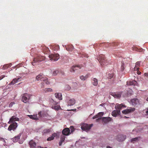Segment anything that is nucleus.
<instances>
[{"label": "nucleus", "instance_id": "11", "mask_svg": "<svg viewBox=\"0 0 148 148\" xmlns=\"http://www.w3.org/2000/svg\"><path fill=\"white\" fill-rule=\"evenodd\" d=\"M131 101L132 105L134 106L140 103L139 100L137 99H132Z\"/></svg>", "mask_w": 148, "mask_h": 148}, {"label": "nucleus", "instance_id": "35", "mask_svg": "<svg viewBox=\"0 0 148 148\" xmlns=\"http://www.w3.org/2000/svg\"><path fill=\"white\" fill-rule=\"evenodd\" d=\"M50 132V130L49 129H45L43 130V132L44 133H49Z\"/></svg>", "mask_w": 148, "mask_h": 148}, {"label": "nucleus", "instance_id": "8", "mask_svg": "<svg viewBox=\"0 0 148 148\" xmlns=\"http://www.w3.org/2000/svg\"><path fill=\"white\" fill-rule=\"evenodd\" d=\"M120 113V110H113L111 114L113 116L116 117L119 115Z\"/></svg>", "mask_w": 148, "mask_h": 148}, {"label": "nucleus", "instance_id": "24", "mask_svg": "<svg viewBox=\"0 0 148 148\" xmlns=\"http://www.w3.org/2000/svg\"><path fill=\"white\" fill-rule=\"evenodd\" d=\"M92 83L94 86H96L98 84V80L96 78H94Z\"/></svg>", "mask_w": 148, "mask_h": 148}, {"label": "nucleus", "instance_id": "42", "mask_svg": "<svg viewBox=\"0 0 148 148\" xmlns=\"http://www.w3.org/2000/svg\"><path fill=\"white\" fill-rule=\"evenodd\" d=\"M98 116H97V114L95 115V116H94L93 118H92V119H95L96 118H98Z\"/></svg>", "mask_w": 148, "mask_h": 148}, {"label": "nucleus", "instance_id": "54", "mask_svg": "<svg viewBox=\"0 0 148 148\" xmlns=\"http://www.w3.org/2000/svg\"><path fill=\"white\" fill-rule=\"evenodd\" d=\"M3 78V77H0V80H1Z\"/></svg>", "mask_w": 148, "mask_h": 148}, {"label": "nucleus", "instance_id": "33", "mask_svg": "<svg viewBox=\"0 0 148 148\" xmlns=\"http://www.w3.org/2000/svg\"><path fill=\"white\" fill-rule=\"evenodd\" d=\"M42 61V60H40L39 58H38L37 57L36 58H34V62H36L38 61L40 62Z\"/></svg>", "mask_w": 148, "mask_h": 148}, {"label": "nucleus", "instance_id": "28", "mask_svg": "<svg viewBox=\"0 0 148 148\" xmlns=\"http://www.w3.org/2000/svg\"><path fill=\"white\" fill-rule=\"evenodd\" d=\"M20 137V135H18L17 136H15L14 138H13V140L14 142H16L17 140L19 139Z\"/></svg>", "mask_w": 148, "mask_h": 148}, {"label": "nucleus", "instance_id": "25", "mask_svg": "<svg viewBox=\"0 0 148 148\" xmlns=\"http://www.w3.org/2000/svg\"><path fill=\"white\" fill-rule=\"evenodd\" d=\"M140 137H137L132 138L131 140V142L132 143H134V142H136L138 140Z\"/></svg>", "mask_w": 148, "mask_h": 148}, {"label": "nucleus", "instance_id": "57", "mask_svg": "<svg viewBox=\"0 0 148 148\" xmlns=\"http://www.w3.org/2000/svg\"><path fill=\"white\" fill-rule=\"evenodd\" d=\"M124 117H125V118H127V117H126V116H124Z\"/></svg>", "mask_w": 148, "mask_h": 148}, {"label": "nucleus", "instance_id": "55", "mask_svg": "<svg viewBox=\"0 0 148 148\" xmlns=\"http://www.w3.org/2000/svg\"><path fill=\"white\" fill-rule=\"evenodd\" d=\"M146 101H148V98H147L146 99Z\"/></svg>", "mask_w": 148, "mask_h": 148}, {"label": "nucleus", "instance_id": "5", "mask_svg": "<svg viewBox=\"0 0 148 148\" xmlns=\"http://www.w3.org/2000/svg\"><path fill=\"white\" fill-rule=\"evenodd\" d=\"M30 95L27 94L25 93L22 95V101L24 103H26L30 99Z\"/></svg>", "mask_w": 148, "mask_h": 148}, {"label": "nucleus", "instance_id": "1", "mask_svg": "<svg viewBox=\"0 0 148 148\" xmlns=\"http://www.w3.org/2000/svg\"><path fill=\"white\" fill-rule=\"evenodd\" d=\"M19 119L18 118L16 117L15 116H12L10 119V121L8 122V123L10 124L12 123L8 127V130L11 131L12 130L15 129L17 127V123L14 122L15 121H19Z\"/></svg>", "mask_w": 148, "mask_h": 148}, {"label": "nucleus", "instance_id": "27", "mask_svg": "<svg viewBox=\"0 0 148 148\" xmlns=\"http://www.w3.org/2000/svg\"><path fill=\"white\" fill-rule=\"evenodd\" d=\"M56 136V134L55 133H54L52 134V136L51 137H50L48 138L47 140L48 141L51 140H53L54 139V137Z\"/></svg>", "mask_w": 148, "mask_h": 148}, {"label": "nucleus", "instance_id": "43", "mask_svg": "<svg viewBox=\"0 0 148 148\" xmlns=\"http://www.w3.org/2000/svg\"><path fill=\"white\" fill-rule=\"evenodd\" d=\"M60 109H61V108L60 106L58 107H57V106H56V110H58Z\"/></svg>", "mask_w": 148, "mask_h": 148}, {"label": "nucleus", "instance_id": "18", "mask_svg": "<svg viewBox=\"0 0 148 148\" xmlns=\"http://www.w3.org/2000/svg\"><path fill=\"white\" fill-rule=\"evenodd\" d=\"M29 144L30 147H35L36 145V143L33 140H31L29 142Z\"/></svg>", "mask_w": 148, "mask_h": 148}, {"label": "nucleus", "instance_id": "30", "mask_svg": "<svg viewBox=\"0 0 148 148\" xmlns=\"http://www.w3.org/2000/svg\"><path fill=\"white\" fill-rule=\"evenodd\" d=\"M103 114L104 113L103 112H100L98 113V114H97V115L98 118H101V119H102V118H101V117L102 116H103Z\"/></svg>", "mask_w": 148, "mask_h": 148}, {"label": "nucleus", "instance_id": "53", "mask_svg": "<svg viewBox=\"0 0 148 148\" xmlns=\"http://www.w3.org/2000/svg\"><path fill=\"white\" fill-rule=\"evenodd\" d=\"M138 74L140 75L141 73L140 72H138Z\"/></svg>", "mask_w": 148, "mask_h": 148}, {"label": "nucleus", "instance_id": "19", "mask_svg": "<svg viewBox=\"0 0 148 148\" xmlns=\"http://www.w3.org/2000/svg\"><path fill=\"white\" fill-rule=\"evenodd\" d=\"M28 116L29 117V118L31 119L34 120H38V118L37 116V115H28Z\"/></svg>", "mask_w": 148, "mask_h": 148}, {"label": "nucleus", "instance_id": "59", "mask_svg": "<svg viewBox=\"0 0 148 148\" xmlns=\"http://www.w3.org/2000/svg\"><path fill=\"white\" fill-rule=\"evenodd\" d=\"M147 118H148V117H147Z\"/></svg>", "mask_w": 148, "mask_h": 148}, {"label": "nucleus", "instance_id": "13", "mask_svg": "<svg viewBox=\"0 0 148 148\" xmlns=\"http://www.w3.org/2000/svg\"><path fill=\"white\" fill-rule=\"evenodd\" d=\"M47 114L44 111H40L38 113L39 116L41 117L46 116L47 115Z\"/></svg>", "mask_w": 148, "mask_h": 148}, {"label": "nucleus", "instance_id": "20", "mask_svg": "<svg viewBox=\"0 0 148 148\" xmlns=\"http://www.w3.org/2000/svg\"><path fill=\"white\" fill-rule=\"evenodd\" d=\"M47 78L46 77H42V76L41 77L40 80L41 81L45 82L46 84H49V82L47 80Z\"/></svg>", "mask_w": 148, "mask_h": 148}, {"label": "nucleus", "instance_id": "41", "mask_svg": "<svg viewBox=\"0 0 148 148\" xmlns=\"http://www.w3.org/2000/svg\"><path fill=\"white\" fill-rule=\"evenodd\" d=\"M14 104V102H12L10 103L9 104V106L10 107H11L12 106L13 104Z\"/></svg>", "mask_w": 148, "mask_h": 148}, {"label": "nucleus", "instance_id": "3", "mask_svg": "<svg viewBox=\"0 0 148 148\" xmlns=\"http://www.w3.org/2000/svg\"><path fill=\"white\" fill-rule=\"evenodd\" d=\"M99 60V62L102 66L106 65V60L104 56H100Z\"/></svg>", "mask_w": 148, "mask_h": 148}, {"label": "nucleus", "instance_id": "52", "mask_svg": "<svg viewBox=\"0 0 148 148\" xmlns=\"http://www.w3.org/2000/svg\"><path fill=\"white\" fill-rule=\"evenodd\" d=\"M41 84H42L41 87H43V85H44V83H41Z\"/></svg>", "mask_w": 148, "mask_h": 148}, {"label": "nucleus", "instance_id": "15", "mask_svg": "<svg viewBox=\"0 0 148 148\" xmlns=\"http://www.w3.org/2000/svg\"><path fill=\"white\" fill-rule=\"evenodd\" d=\"M65 138L66 137L64 136L63 135L61 136L60 141L59 143V146H61L62 145V143L64 141Z\"/></svg>", "mask_w": 148, "mask_h": 148}, {"label": "nucleus", "instance_id": "58", "mask_svg": "<svg viewBox=\"0 0 148 148\" xmlns=\"http://www.w3.org/2000/svg\"><path fill=\"white\" fill-rule=\"evenodd\" d=\"M47 148V147H45V148Z\"/></svg>", "mask_w": 148, "mask_h": 148}, {"label": "nucleus", "instance_id": "36", "mask_svg": "<svg viewBox=\"0 0 148 148\" xmlns=\"http://www.w3.org/2000/svg\"><path fill=\"white\" fill-rule=\"evenodd\" d=\"M71 130V132H73L74 131V129L73 126H70V127Z\"/></svg>", "mask_w": 148, "mask_h": 148}, {"label": "nucleus", "instance_id": "23", "mask_svg": "<svg viewBox=\"0 0 148 148\" xmlns=\"http://www.w3.org/2000/svg\"><path fill=\"white\" fill-rule=\"evenodd\" d=\"M49 58H50L51 60H53L54 61H55L56 59V57L55 54H52L51 55H49Z\"/></svg>", "mask_w": 148, "mask_h": 148}, {"label": "nucleus", "instance_id": "7", "mask_svg": "<svg viewBox=\"0 0 148 148\" xmlns=\"http://www.w3.org/2000/svg\"><path fill=\"white\" fill-rule=\"evenodd\" d=\"M102 120L105 124H106L112 121V119L110 117H103L102 118Z\"/></svg>", "mask_w": 148, "mask_h": 148}, {"label": "nucleus", "instance_id": "45", "mask_svg": "<svg viewBox=\"0 0 148 148\" xmlns=\"http://www.w3.org/2000/svg\"><path fill=\"white\" fill-rule=\"evenodd\" d=\"M144 76H147V77H148V73H145L144 74Z\"/></svg>", "mask_w": 148, "mask_h": 148}, {"label": "nucleus", "instance_id": "17", "mask_svg": "<svg viewBox=\"0 0 148 148\" xmlns=\"http://www.w3.org/2000/svg\"><path fill=\"white\" fill-rule=\"evenodd\" d=\"M76 67L79 68V69H81V67H80V66L79 65H77L76 66H72L71 67L70 70V72H74L75 71L74 69Z\"/></svg>", "mask_w": 148, "mask_h": 148}, {"label": "nucleus", "instance_id": "31", "mask_svg": "<svg viewBox=\"0 0 148 148\" xmlns=\"http://www.w3.org/2000/svg\"><path fill=\"white\" fill-rule=\"evenodd\" d=\"M139 65H140V62H136L134 69H135V70H136H136L137 71V72H138L139 69H138V68H137V67L138 66H139Z\"/></svg>", "mask_w": 148, "mask_h": 148}, {"label": "nucleus", "instance_id": "2", "mask_svg": "<svg viewBox=\"0 0 148 148\" xmlns=\"http://www.w3.org/2000/svg\"><path fill=\"white\" fill-rule=\"evenodd\" d=\"M92 126L93 124H88L86 123H83L82 125L81 128L82 130L85 131L86 132H88L89 131Z\"/></svg>", "mask_w": 148, "mask_h": 148}, {"label": "nucleus", "instance_id": "44", "mask_svg": "<svg viewBox=\"0 0 148 148\" xmlns=\"http://www.w3.org/2000/svg\"><path fill=\"white\" fill-rule=\"evenodd\" d=\"M0 140H2V141H3V142H4L5 143V140L3 138H0Z\"/></svg>", "mask_w": 148, "mask_h": 148}, {"label": "nucleus", "instance_id": "56", "mask_svg": "<svg viewBox=\"0 0 148 148\" xmlns=\"http://www.w3.org/2000/svg\"><path fill=\"white\" fill-rule=\"evenodd\" d=\"M32 65H34V64H33V62H32Z\"/></svg>", "mask_w": 148, "mask_h": 148}, {"label": "nucleus", "instance_id": "37", "mask_svg": "<svg viewBox=\"0 0 148 148\" xmlns=\"http://www.w3.org/2000/svg\"><path fill=\"white\" fill-rule=\"evenodd\" d=\"M108 78L111 79L112 77L113 76V74H109L108 75Z\"/></svg>", "mask_w": 148, "mask_h": 148}, {"label": "nucleus", "instance_id": "22", "mask_svg": "<svg viewBox=\"0 0 148 148\" xmlns=\"http://www.w3.org/2000/svg\"><path fill=\"white\" fill-rule=\"evenodd\" d=\"M20 78L18 77L16 78H15L13 79L12 82L10 83V84H14L17 82L18 81L19 79Z\"/></svg>", "mask_w": 148, "mask_h": 148}, {"label": "nucleus", "instance_id": "29", "mask_svg": "<svg viewBox=\"0 0 148 148\" xmlns=\"http://www.w3.org/2000/svg\"><path fill=\"white\" fill-rule=\"evenodd\" d=\"M45 92H51L52 91V90L50 88H46L43 90Z\"/></svg>", "mask_w": 148, "mask_h": 148}, {"label": "nucleus", "instance_id": "34", "mask_svg": "<svg viewBox=\"0 0 148 148\" xmlns=\"http://www.w3.org/2000/svg\"><path fill=\"white\" fill-rule=\"evenodd\" d=\"M41 77H42V75H37L36 77V79L37 80H40V79L41 78Z\"/></svg>", "mask_w": 148, "mask_h": 148}, {"label": "nucleus", "instance_id": "14", "mask_svg": "<svg viewBox=\"0 0 148 148\" xmlns=\"http://www.w3.org/2000/svg\"><path fill=\"white\" fill-rule=\"evenodd\" d=\"M68 105L69 106H72L75 103V100L74 99H70L68 102Z\"/></svg>", "mask_w": 148, "mask_h": 148}, {"label": "nucleus", "instance_id": "46", "mask_svg": "<svg viewBox=\"0 0 148 148\" xmlns=\"http://www.w3.org/2000/svg\"><path fill=\"white\" fill-rule=\"evenodd\" d=\"M52 108L56 110V106L54 105V106H52Z\"/></svg>", "mask_w": 148, "mask_h": 148}, {"label": "nucleus", "instance_id": "16", "mask_svg": "<svg viewBox=\"0 0 148 148\" xmlns=\"http://www.w3.org/2000/svg\"><path fill=\"white\" fill-rule=\"evenodd\" d=\"M136 82L135 81H128L127 82V84L128 85H135Z\"/></svg>", "mask_w": 148, "mask_h": 148}, {"label": "nucleus", "instance_id": "47", "mask_svg": "<svg viewBox=\"0 0 148 148\" xmlns=\"http://www.w3.org/2000/svg\"><path fill=\"white\" fill-rule=\"evenodd\" d=\"M50 102H51V103H53V102H54V100H53V99H51V100H50Z\"/></svg>", "mask_w": 148, "mask_h": 148}, {"label": "nucleus", "instance_id": "50", "mask_svg": "<svg viewBox=\"0 0 148 148\" xmlns=\"http://www.w3.org/2000/svg\"><path fill=\"white\" fill-rule=\"evenodd\" d=\"M36 148H42V147L40 146H38L37 147H36Z\"/></svg>", "mask_w": 148, "mask_h": 148}, {"label": "nucleus", "instance_id": "10", "mask_svg": "<svg viewBox=\"0 0 148 148\" xmlns=\"http://www.w3.org/2000/svg\"><path fill=\"white\" fill-rule=\"evenodd\" d=\"M126 106L123 104H121L117 103L115 106V108L116 109L120 110L123 108H125Z\"/></svg>", "mask_w": 148, "mask_h": 148}, {"label": "nucleus", "instance_id": "39", "mask_svg": "<svg viewBox=\"0 0 148 148\" xmlns=\"http://www.w3.org/2000/svg\"><path fill=\"white\" fill-rule=\"evenodd\" d=\"M124 64L123 63H122V65L121 66V68L122 71H123L124 69Z\"/></svg>", "mask_w": 148, "mask_h": 148}, {"label": "nucleus", "instance_id": "32", "mask_svg": "<svg viewBox=\"0 0 148 148\" xmlns=\"http://www.w3.org/2000/svg\"><path fill=\"white\" fill-rule=\"evenodd\" d=\"M71 88V87L69 85H66L65 86V89L67 90H69Z\"/></svg>", "mask_w": 148, "mask_h": 148}, {"label": "nucleus", "instance_id": "4", "mask_svg": "<svg viewBox=\"0 0 148 148\" xmlns=\"http://www.w3.org/2000/svg\"><path fill=\"white\" fill-rule=\"evenodd\" d=\"M126 138V136L125 135H119L117 136L116 139L119 142H122Z\"/></svg>", "mask_w": 148, "mask_h": 148}, {"label": "nucleus", "instance_id": "48", "mask_svg": "<svg viewBox=\"0 0 148 148\" xmlns=\"http://www.w3.org/2000/svg\"><path fill=\"white\" fill-rule=\"evenodd\" d=\"M145 113H147V115H148V108L147 109L146 111L145 112Z\"/></svg>", "mask_w": 148, "mask_h": 148}, {"label": "nucleus", "instance_id": "9", "mask_svg": "<svg viewBox=\"0 0 148 148\" xmlns=\"http://www.w3.org/2000/svg\"><path fill=\"white\" fill-rule=\"evenodd\" d=\"M70 129L68 128H66L63 130L62 134L63 135L67 136L70 134Z\"/></svg>", "mask_w": 148, "mask_h": 148}, {"label": "nucleus", "instance_id": "26", "mask_svg": "<svg viewBox=\"0 0 148 148\" xmlns=\"http://www.w3.org/2000/svg\"><path fill=\"white\" fill-rule=\"evenodd\" d=\"M88 76V75H86L84 76L83 75H82L80 77V78L82 80L84 81L87 79Z\"/></svg>", "mask_w": 148, "mask_h": 148}, {"label": "nucleus", "instance_id": "40", "mask_svg": "<svg viewBox=\"0 0 148 148\" xmlns=\"http://www.w3.org/2000/svg\"><path fill=\"white\" fill-rule=\"evenodd\" d=\"M38 58H39V59H40V60H41V59L42 58V60H44V57L42 56H38L37 57Z\"/></svg>", "mask_w": 148, "mask_h": 148}, {"label": "nucleus", "instance_id": "12", "mask_svg": "<svg viewBox=\"0 0 148 148\" xmlns=\"http://www.w3.org/2000/svg\"><path fill=\"white\" fill-rule=\"evenodd\" d=\"M121 94L122 92H119L112 93V95L115 98H119L121 97Z\"/></svg>", "mask_w": 148, "mask_h": 148}, {"label": "nucleus", "instance_id": "38", "mask_svg": "<svg viewBox=\"0 0 148 148\" xmlns=\"http://www.w3.org/2000/svg\"><path fill=\"white\" fill-rule=\"evenodd\" d=\"M60 58L59 55L58 54L56 53V61H57Z\"/></svg>", "mask_w": 148, "mask_h": 148}, {"label": "nucleus", "instance_id": "21", "mask_svg": "<svg viewBox=\"0 0 148 148\" xmlns=\"http://www.w3.org/2000/svg\"><path fill=\"white\" fill-rule=\"evenodd\" d=\"M56 98H58L59 100H62V98L61 93L60 92L57 93L56 95Z\"/></svg>", "mask_w": 148, "mask_h": 148}, {"label": "nucleus", "instance_id": "49", "mask_svg": "<svg viewBox=\"0 0 148 148\" xmlns=\"http://www.w3.org/2000/svg\"><path fill=\"white\" fill-rule=\"evenodd\" d=\"M98 118V119H96V121H98L99 120L101 119V118Z\"/></svg>", "mask_w": 148, "mask_h": 148}, {"label": "nucleus", "instance_id": "6", "mask_svg": "<svg viewBox=\"0 0 148 148\" xmlns=\"http://www.w3.org/2000/svg\"><path fill=\"white\" fill-rule=\"evenodd\" d=\"M135 110V108H131L130 109H127L122 111V112L124 114H128L130 112H134Z\"/></svg>", "mask_w": 148, "mask_h": 148}, {"label": "nucleus", "instance_id": "51", "mask_svg": "<svg viewBox=\"0 0 148 148\" xmlns=\"http://www.w3.org/2000/svg\"><path fill=\"white\" fill-rule=\"evenodd\" d=\"M106 148H112L110 146H107L106 147Z\"/></svg>", "mask_w": 148, "mask_h": 148}]
</instances>
